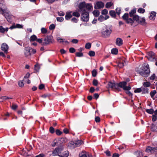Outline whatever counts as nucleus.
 Wrapping results in <instances>:
<instances>
[{
	"label": "nucleus",
	"instance_id": "nucleus-35",
	"mask_svg": "<svg viewBox=\"0 0 157 157\" xmlns=\"http://www.w3.org/2000/svg\"><path fill=\"white\" fill-rule=\"evenodd\" d=\"M145 9L142 8H139L137 11L139 13L142 14L144 13H145Z\"/></svg>",
	"mask_w": 157,
	"mask_h": 157
},
{
	"label": "nucleus",
	"instance_id": "nucleus-7",
	"mask_svg": "<svg viewBox=\"0 0 157 157\" xmlns=\"http://www.w3.org/2000/svg\"><path fill=\"white\" fill-rule=\"evenodd\" d=\"M122 18L127 23L130 24L131 25L133 24V20L131 18H128V13H125L122 16Z\"/></svg>",
	"mask_w": 157,
	"mask_h": 157
},
{
	"label": "nucleus",
	"instance_id": "nucleus-62",
	"mask_svg": "<svg viewBox=\"0 0 157 157\" xmlns=\"http://www.w3.org/2000/svg\"><path fill=\"white\" fill-rule=\"evenodd\" d=\"M157 119V116L156 115H153L152 116V120L153 121H155Z\"/></svg>",
	"mask_w": 157,
	"mask_h": 157
},
{
	"label": "nucleus",
	"instance_id": "nucleus-31",
	"mask_svg": "<svg viewBox=\"0 0 157 157\" xmlns=\"http://www.w3.org/2000/svg\"><path fill=\"white\" fill-rule=\"evenodd\" d=\"M151 129L153 131L157 132V124L156 125L153 124H152Z\"/></svg>",
	"mask_w": 157,
	"mask_h": 157
},
{
	"label": "nucleus",
	"instance_id": "nucleus-42",
	"mask_svg": "<svg viewBox=\"0 0 157 157\" xmlns=\"http://www.w3.org/2000/svg\"><path fill=\"white\" fill-rule=\"evenodd\" d=\"M156 93V91L155 90H154L151 91L150 93L151 96V98H153L154 95Z\"/></svg>",
	"mask_w": 157,
	"mask_h": 157
},
{
	"label": "nucleus",
	"instance_id": "nucleus-41",
	"mask_svg": "<svg viewBox=\"0 0 157 157\" xmlns=\"http://www.w3.org/2000/svg\"><path fill=\"white\" fill-rule=\"evenodd\" d=\"M146 111L148 113H149L150 114H152L153 113L154 111L153 109H146Z\"/></svg>",
	"mask_w": 157,
	"mask_h": 157
},
{
	"label": "nucleus",
	"instance_id": "nucleus-63",
	"mask_svg": "<svg viewBox=\"0 0 157 157\" xmlns=\"http://www.w3.org/2000/svg\"><path fill=\"white\" fill-rule=\"evenodd\" d=\"M30 76V74L29 73H27L24 76V78H28Z\"/></svg>",
	"mask_w": 157,
	"mask_h": 157
},
{
	"label": "nucleus",
	"instance_id": "nucleus-27",
	"mask_svg": "<svg viewBox=\"0 0 157 157\" xmlns=\"http://www.w3.org/2000/svg\"><path fill=\"white\" fill-rule=\"evenodd\" d=\"M135 155L136 157H142L143 155L142 152L137 151L135 153Z\"/></svg>",
	"mask_w": 157,
	"mask_h": 157
},
{
	"label": "nucleus",
	"instance_id": "nucleus-8",
	"mask_svg": "<svg viewBox=\"0 0 157 157\" xmlns=\"http://www.w3.org/2000/svg\"><path fill=\"white\" fill-rule=\"evenodd\" d=\"M53 39L52 36H48L45 37L42 42V45H45L49 44L50 43H52Z\"/></svg>",
	"mask_w": 157,
	"mask_h": 157
},
{
	"label": "nucleus",
	"instance_id": "nucleus-30",
	"mask_svg": "<svg viewBox=\"0 0 157 157\" xmlns=\"http://www.w3.org/2000/svg\"><path fill=\"white\" fill-rule=\"evenodd\" d=\"M37 37L36 36L34 35L32 36L30 38V41H33L35 40H36Z\"/></svg>",
	"mask_w": 157,
	"mask_h": 157
},
{
	"label": "nucleus",
	"instance_id": "nucleus-14",
	"mask_svg": "<svg viewBox=\"0 0 157 157\" xmlns=\"http://www.w3.org/2000/svg\"><path fill=\"white\" fill-rule=\"evenodd\" d=\"M31 48L30 47H25V48L24 54L25 57H27L31 55Z\"/></svg>",
	"mask_w": 157,
	"mask_h": 157
},
{
	"label": "nucleus",
	"instance_id": "nucleus-4",
	"mask_svg": "<svg viewBox=\"0 0 157 157\" xmlns=\"http://www.w3.org/2000/svg\"><path fill=\"white\" fill-rule=\"evenodd\" d=\"M134 21L142 25L145 26L147 24L145 18L144 17H140L138 15H136L133 17V23Z\"/></svg>",
	"mask_w": 157,
	"mask_h": 157
},
{
	"label": "nucleus",
	"instance_id": "nucleus-21",
	"mask_svg": "<svg viewBox=\"0 0 157 157\" xmlns=\"http://www.w3.org/2000/svg\"><path fill=\"white\" fill-rule=\"evenodd\" d=\"M156 15V13L154 11H152L150 14L149 19L152 20L155 19Z\"/></svg>",
	"mask_w": 157,
	"mask_h": 157
},
{
	"label": "nucleus",
	"instance_id": "nucleus-36",
	"mask_svg": "<svg viewBox=\"0 0 157 157\" xmlns=\"http://www.w3.org/2000/svg\"><path fill=\"white\" fill-rule=\"evenodd\" d=\"M118 52L117 49L116 48L112 49L111 51V53L113 54H117Z\"/></svg>",
	"mask_w": 157,
	"mask_h": 157
},
{
	"label": "nucleus",
	"instance_id": "nucleus-33",
	"mask_svg": "<svg viewBox=\"0 0 157 157\" xmlns=\"http://www.w3.org/2000/svg\"><path fill=\"white\" fill-rule=\"evenodd\" d=\"M109 13L111 16L113 17H115L116 16L115 11L113 10L110 11Z\"/></svg>",
	"mask_w": 157,
	"mask_h": 157
},
{
	"label": "nucleus",
	"instance_id": "nucleus-5",
	"mask_svg": "<svg viewBox=\"0 0 157 157\" xmlns=\"http://www.w3.org/2000/svg\"><path fill=\"white\" fill-rule=\"evenodd\" d=\"M81 19L82 21L87 22L88 21L89 19V14L87 11H81Z\"/></svg>",
	"mask_w": 157,
	"mask_h": 157
},
{
	"label": "nucleus",
	"instance_id": "nucleus-28",
	"mask_svg": "<svg viewBox=\"0 0 157 157\" xmlns=\"http://www.w3.org/2000/svg\"><path fill=\"white\" fill-rule=\"evenodd\" d=\"M8 28H4L2 26H0V32L3 33L5 32H7L8 31Z\"/></svg>",
	"mask_w": 157,
	"mask_h": 157
},
{
	"label": "nucleus",
	"instance_id": "nucleus-29",
	"mask_svg": "<svg viewBox=\"0 0 157 157\" xmlns=\"http://www.w3.org/2000/svg\"><path fill=\"white\" fill-rule=\"evenodd\" d=\"M93 13L95 17H98L100 14L99 11L97 10H95L93 11Z\"/></svg>",
	"mask_w": 157,
	"mask_h": 157
},
{
	"label": "nucleus",
	"instance_id": "nucleus-47",
	"mask_svg": "<svg viewBox=\"0 0 157 157\" xmlns=\"http://www.w3.org/2000/svg\"><path fill=\"white\" fill-rule=\"evenodd\" d=\"M76 56L77 57H82L83 56V54L82 52H78L76 53Z\"/></svg>",
	"mask_w": 157,
	"mask_h": 157
},
{
	"label": "nucleus",
	"instance_id": "nucleus-23",
	"mask_svg": "<svg viewBox=\"0 0 157 157\" xmlns=\"http://www.w3.org/2000/svg\"><path fill=\"white\" fill-rule=\"evenodd\" d=\"M123 44V41L122 39L120 38H118L116 40V44L117 45L120 46Z\"/></svg>",
	"mask_w": 157,
	"mask_h": 157
},
{
	"label": "nucleus",
	"instance_id": "nucleus-60",
	"mask_svg": "<svg viewBox=\"0 0 157 157\" xmlns=\"http://www.w3.org/2000/svg\"><path fill=\"white\" fill-rule=\"evenodd\" d=\"M49 131H50V132H51V133H53L55 132V129H54V128L53 127H50V128Z\"/></svg>",
	"mask_w": 157,
	"mask_h": 157
},
{
	"label": "nucleus",
	"instance_id": "nucleus-40",
	"mask_svg": "<svg viewBox=\"0 0 157 157\" xmlns=\"http://www.w3.org/2000/svg\"><path fill=\"white\" fill-rule=\"evenodd\" d=\"M91 44L90 43H87L85 45V48L86 49H90L91 47Z\"/></svg>",
	"mask_w": 157,
	"mask_h": 157
},
{
	"label": "nucleus",
	"instance_id": "nucleus-18",
	"mask_svg": "<svg viewBox=\"0 0 157 157\" xmlns=\"http://www.w3.org/2000/svg\"><path fill=\"white\" fill-rule=\"evenodd\" d=\"M105 8H113V3L111 2H107L105 5Z\"/></svg>",
	"mask_w": 157,
	"mask_h": 157
},
{
	"label": "nucleus",
	"instance_id": "nucleus-45",
	"mask_svg": "<svg viewBox=\"0 0 157 157\" xmlns=\"http://www.w3.org/2000/svg\"><path fill=\"white\" fill-rule=\"evenodd\" d=\"M41 30V33L44 34L46 33L47 32V29L44 28H42Z\"/></svg>",
	"mask_w": 157,
	"mask_h": 157
},
{
	"label": "nucleus",
	"instance_id": "nucleus-51",
	"mask_svg": "<svg viewBox=\"0 0 157 157\" xmlns=\"http://www.w3.org/2000/svg\"><path fill=\"white\" fill-rule=\"evenodd\" d=\"M58 14L59 16H64L65 13H64L62 11H60L58 12Z\"/></svg>",
	"mask_w": 157,
	"mask_h": 157
},
{
	"label": "nucleus",
	"instance_id": "nucleus-13",
	"mask_svg": "<svg viewBox=\"0 0 157 157\" xmlns=\"http://www.w3.org/2000/svg\"><path fill=\"white\" fill-rule=\"evenodd\" d=\"M2 1V3H0V4L1 5V10L3 13H6L7 11V7L5 4L3 0Z\"/></svg>",
	"mask_w": 157,
	"mask_h": 157
},
{
	"label": "nucleus",
	"instance_id": "nucleus-56",
	"mask_svg": "<svg viewBox=\"0 0 157 157\" xmlns=\"http://www.w3.org/2000/svg\"><path fill=\"white\" fill-rule=\"evenodd\" d=\"M18 85L20 87H22L24 85V83L22 81H20L18 82Z\"/></svg>",
	"mask_w": 157,
	"mask_h": 157
},
{
	"label": "nucleus",
	"instance_id": "nucleus-59",
	"mask_svg": "<svg viewBox=\"0 0 157 157\" xmlns=\"http://www.w3.org/2000/svg\"><path fill=\"white\" fill-rule=\"evenodd\" d=\"M95 121L96 122H99L100 121V118L98 117H96L95 118Z\"/></svg>",
	"mask_w": 157,
	"mask_h": 157
},
{
	"label": "nucleus",
	"instance_id": "nucleus-2",
	"mask_svg": "<svg viewBox=\"0 0 157 157\" xmlns=\"http://www.w3.org/2000/svg\"><path fill=\"white\" fill-rule=\"evenodd\" d=\"M78 11L81 12V11H86V8L89 11H91L93 8V6L92 4L86 3L83 2L79 4L78 6Z\"/></svg>",
	"mask_w": 157,
	"mask_h": 157
},
{
	"label": "nucleus",
	"instance_id": "nucleus-43",
	"mask_svg": "<svg viewBox=\"0 0 157 157\" xmlns=\"http://www.w3.org/2000/svg\"><path fill=\"white\" fill-rule=\"evenodd\" d=\"M88 54L90 56H94L95 55V53L93 51H90L89 52Z\"/></svg>",
	"mask_w": 157,
	"mask_h": 157
},
{
	"label": "nucleus",
	"instance_id": "nucleus-53",
	"mask_svg": "<svg viewBox=\"0 0 157 157\" xmlns=\"http://www.w3.org/2000/svg\"><path fill=\"white\" fill-rule=\"evenodd\" d=\"M93 84L95 86H97L98 84V81L97 80L94 79L93 82Z\"/></svg>",
	"mask_w": 157,
	"mask_h": 157
},
{
	"label": "nucleus",
	"instance_id": "nucleus-22",
	"mask_svg": "<svg viewBox=\"0 0 157 157\" xmlns=\"http://www.w3.org/2000/svg\"><path fill=\"white\" fill-rule=\"evenodd\" d=\"M23 27V26L19 24H17L16 25H13L11 26L10 29H12L14 28H21Z\"/></svg>",
	"mask_w": 157,
	"mask_h": 157
},
{
	"label": "nucleus",
	"instance_id": "nucleus-24",
	"mask_svg": "<svg viewBox=\"0 0 157 157\" xmlns=\"http://www.w3.org/2000/svg\"><path fill=\"white\" fill-rule=\"evenodd\" d=\"M71 12H67L65 16V18L67 20H68L71 18L72 17L71 15Z\"/></svg>",
	"mask_w": 157,
	"mask_h": 157
},
{
	"label": "nucleus",
	"instance_id": "nucleus-34",
	"mask_svg": "<svg viewBox=\"0 0 157 157\" xmlns=\"http://www.w3.org/2000/svg\"><path fill=\"white\" fill-rule=\"evenodd\" d=\"M72 15L77 17H78L80 16V14L78 12L75 11L72 13Z\"/></svg>",
	"mask_w": 157,
	"mask_h": 157
},
{
	"label": "nucleus",
	"instance_id": "nucleus-57",
	"mask_svg": "<svg viewBox=\"0 0 157 157\" xmlns=\"http://www.w3.org/2000/svg\"><path fill=\"white\" fill-rule=\"evenodd\" d=\"M56 134L58 135H60L62 133V132L59 130L57 129L56 131Z\"/></svg>",
	"mask_w": 157,
	"mask_h": 157
},
{
	"label": "nucleus",
	"instance_id": "nucleus-55",
	"mask_svg": "<svg viewBox=\"0 0 157 157\" xmlns=\"http://www.w3.org/2000/svg\"><path fill=\"white\" fill-rule=\"evenodd\" d=\"M117 14L119 15L121 13V9L120 8H117L116 9Z\"/></svg>",
	"mask_w": 157,
	"mask_h": 157
},
{
	"label": "nucleus",
	"instance_id": "nucleus-50",
	"mask_svg": "<svg viewBox=\"0 0 157 157\" xmlns=\"http://www.w3.org/2000/svg\"><path fill=\"white\" fill-rule=\"evenodd\" d=\"M18 107V106L17 105H15V104H13L12 106H11V108L14 110L16 109Z\"/></svg>",
	"mask_w": 157,
	"mask_h": 157
},
{
	"label": "nucleus",
	"instance_id": "nucleus-12",
	"mask_svg": "<svg viewBox=\"0 0 157 157\" xmlns=\"http://www.w3.org/2000/svg\"><path fill=\"white\" fill-rule=\"evenodd\" d=\"M8 48V46L6 44L3 43L2 44L1 46V49L5 53H7Z\"/></svg>",
	"mask_w": 157,
	"mask_h": 157
},
{
	"label": "nucleus",
	"instance_id": "nucleus-25",
	"mask_svg": "<svg viewBox=\"0 0 157 157\" xmlns=\"http://www.w3.org/2000/svg\"><path fill=\"white\" fill-rule=\"evenodd\" d=\"M60 153L59 148H56L52 152V154L53 156L56 155Z\"/></svg>",
	"mask_w": 157,
	"mask_h": 157
},
{
	"label": "nucleus",
	"instance_id": "nucleus-48",
	"mask_svg": "<svg viewBox=\"0 0 157 157\" xmlns=\"http://www.w3.org/2000/svg\"><path fill=\"white\" fill-rule=\"evenodd\" d=\"M98 21L100 22L104 20V17L102 15L100 16L98 18Z\"/></svg>",
	"mask_w": 157,
	"mask_h": 157
},
{
	"label": "nucleus",
	"instance_id": "nucleus-17",
	"mask_svg": "<svg viewBox=\"0 0 157 157\" xmlns=\"http://www.w3.org/2000/svg\"><path fill=\"white\" fill-rule=\"evenodd\" d=\"M157 150V147H147L146 149V151L147 152H154Z\"/></svg>",
	"mask_w": 157,
	"mask_h": 157
},
{
	"label": "nucleus",
	"instance_id": "nucleus-10",
	"mask_svg": "<svg viewBox=\"0 0 157 157\" xmlns=\"http://www.w3.org/2000/svg\"><path fill=\"white\" fill-rule=\"evenodd\" d=\"M127 83L125 82H120L118 85V90H119V87L122 88L124 90H129L131 89L130 86H126Z\"/></svg>",
	"mask_w": 157,
	"mask_h": 157
},
{
	"label": "nucleus",
	"instance_id": "nucleus-44",
	"mask_svg": "<svg viewBox=\"0 0 157 157\" xmlns=\"http://www.w3.org/2000/svg\"><path fill=\"white\" fill-rule=\"evenodd\" d=\"M56 19L58 21L61 22L63 21L64 18L63 17H58L56 18Z\"/></svg>",
	"mask_w": 157,
	"mask_h": 157
},
{
	"label": "nucleus",
	"instance_id": "nucleus-64",
	"mask_svg": "<svg viewBox=\"0 0 157 157\" xmlns=\"http://www.w3.org/2000/svg\"><path fill=\"white\" fill-rule=\"evenodd\" d=\"M71 42L74 44H77L78 43V40L76 39H73L72 40Z\"/></svg>",
	"mask_w": 157,
	"mask_h": 157
},
{
	"label": "nucleus",
	"instance_id": "nucleus-9",
	"mask_svg": "<svg viewBox=\"0 0 157 157\" xmlns=\"http://www.w3.org/2000/svg\"><path fill=\"white\" fill-rule=\"evenodd\" d=\"M105 4L103 2L101 1H97L94 5V8L96 10H99L103 8Z\"/></svg>",
	"mask_w": 157,
	"mask_h": 157
},
{
	"label": "nucleus",
	"instance_id": "nucleus-15",
	"mask_svg": "<svg viewBox=\"0 0 157 157\" xmlns=\"http://www.w3.org/2000/svg\"><path fill=\"white\" fill-rule=\"evenodd\" d=\"M72 144L75 147H78L80 146L81 144H83V142L82 140H78L76 141H75L74 142H73Z\"/></svg>",
	"mask_w": 157,
	"mask_h": 157
},
{
	"label": "nucleus",
	"instance_id": "nucleus-32",
	"mask_svg": "<svg viewBox=\"0 0 157 157\" xmlns=\"http://www.w3.org/2000/svg\"><path fill=\"white\" fill-rule=\"evenodd\" d=\"M69 155V153L67 151H65L62 153L60 156L62 157H67Z\"/></svg>",
	"mask_w": 157,
	"mask_h": 157
},
{
	"label": "nucleus",
	"instance_id": "nucleus-58",
	"mask_svg": "<svg viewBox=\"0 0 157 157\" xmlns=\"http://www.w3.org/2000/svg\"><path fill=\"white\" fill-rule=\"evenodd\" d=\"M142 90L140 88H137L134 90L135 93H140L141 92Z\"/></svg>",
	"mask_w": 157,
	"mask_h": 157
},
{
	"label": "nucleus",
	"instance_id": "nucleus-49",
	"mask_svg": "<svg viewBox=\"0 0 157 157\" xmlns=\"http://www.w3.org/2000/svg\"><path fill=\"white\" fill-rule=\"evenodd\" d=\"M55 25L54 24H52L50 25L49 29L50 30H53L55 28Z\"/></svg>",
	"mask_w": 157,
	"mask_h": 157
},
{
	"label": "nucleus",
	"instance_id": "nucleus-6",
	"mask_svg": "<svg viewBox=\"0 0 157 157\" xmlns=\"http://www.w3.org/2000/svg\"><path fill=\"white\" fill-rule=\"evenodd\" d=\"M111 32V30L109 27L106 26L103 27L101 32L102 36L104 37L109 36Z\"/></svg>",
	"mask_w": 157,
	"mask_h": 157
},
{
	"label": "nucleus",
	"instance_id": "nucleus-16",
	"mask_svg": "<svg viewBox=\"0 0 157 157\" xmlns=\"http://www.w3.org/2000/svg\"><path fill=\"white\" fill-rule=\"evenodd\" d=\"M155 54L152 52L148 53V56H149L148 59L151 61H153L155 58Z\"/></svg>",
	"mask_w": 157,
	"mask_h": 157
},
{
	"label": "nucleus",
	"instance_id": "nucleus-3",
	"mask_svg": "<svg viewBox=\"0 0 157 157\" xmlns=\"http://www.w3.org/2000/svg\"><path fill=\"white\" fill-rule=\"evenodd\" d=\"M134 21L142 25L145 26L147 24L145 18L144 17H140L138 15H136L133 17V23Z\"/></svg>",
	"mask_w": 157,
	"mask_h": 157
},
{
	"label": "nucleus",
	"instance_id": "nucleus-26",
	"mask_svg": "<svg viewBox=\"0 0 157 157\" xmlns=\"http://www.w3.org/2000/svg\"><path fill=\"white\" fill-rule=\"evenodd\" d=\"M63 139H64L63 138H60L59 139H58V140L55 139L54 140V143L52 144V146L53 147L55 146L56 145L57 143L58 142V141H62L63 140Z\"/></svg>",
	"mask_w": 157,
	"mask_h": 157
},
{
	"label": "nucleus",
	"instance_id": "nucleus-54",
	"mask_svg": "<svg viewBox=\"0 0 157 157\" xmlns=\"http://www.w3.org/2000/svg\"><path fill=\"white\" fill-rule=\"evenodd\" d=\"M92 75L93 77H95L97 75V71L95 70H93L92 72Z\"/></svg>",
	"mask_w": 157,
	"mask_h": 157
},
{
	"label": "nucleus",
	"instance_id": "nucleus-52",
	"mask_svg": "<svg viewBox=\"0 0 157 157\" xmlns=\"http://www.w3.org/2000/svg\"><path fill=\"white\" fill-rule=\"evenodd\" d=\"M75 49L73 48H71L69 49V52L71 53H73L75 52Z\"/></svg>",
	"mask_w": 157,
	"mask_h": 157
},
{
	"label": "nucleus",
	"instance_id": "nucleus-1",
	"mask_svg": "<svg viewBox=\"0 0 157 157\" xmlns=\"http://www.w3.org/2000/svg\"><path fill=\"white\" fill-rule=\"evenodd\" d=\"M136 71L142 76L146 77L148 76L150 73L149 65L146 63H144L141 67L136 70Z\"/></svg>",
	"mask_w": 157,
	"mask_h": 157
},
{
	"label": "nucleus",
	"instance_id": "nucleus-11",
	"mask_svg": "<svg viewBox=\"0 0 157 157\" xmlns=\"http://www.w3.org/2000/svg\"><path fill=\"white\" fill-rule=\"evenodd\" d=\"M108 86L109 88H111L113 90H118V83H116L114 82H110L108 83Z\"/></svg>",
	"mask_w": 157,
	"mask_h": 157
},
{
	"label": "nucleus",
	"instance_id": "nucleus-46",
	"mask_svg": "<svg viewBox=\"0 0 157 157\" xmlns=\"http://www.w3.org/2000/svg\"><path fill=\"white\" fill-rule=\"evenodd\" d=\"M71 21L72 22H74L75 23H77L78 22V20L75 17H73L72 18Z\"/></svg>",
	"mask_w": 157,
	"mask_h": 157
},
{
	"label": "nucleus",
	"instance_id": "nucleus-61",
	"mask_svg": "<svg viewBox=\"0 0 157 157\" xmlns=\"http://www.w3.org/2000/svg\"><path fill=\"white\" fill-rule=\"evenodd\" d=\"M40 69V67L38 65H37L35 66V69L36 71H38Z\"/></svg>",
	"mask_w": 157,
	"mask_h": 157
},
{
	"label": "nucleus",
	"instance_id": "nucleus-38",
	"mask_svg": "<svg viewBox=\"0 0 157 157\" xmlns=\"http://www.w3.org/2000/svg\"><path fill=\"white\" fill-rule=\"evenodd\" d=\"M143 85L145 87H147L150 86L151 84L149 82H144Z\"/></svg>",
	"mask_w": 157,
	"mask_h": 157
},
{
	"label": "nucleus",
	"instance_id": "nucleus-20",
	"mask_svg": "<svg viewBox=\"0 0 157 157\" xmlns=\"http://www.w3.org/2000/svg\"><path fill=\"white\" fill-rule=\"evenodd\" d=\"M126 64V62L125 60H121L119 63L118 66L120 68H122Z\"/></svg>",
	"mask_w": 157,
	"mask_h": 157
},
{
	"label": "nucleus",
	"instance_id": "nucleus-19",
	"mask_svg": "<svg viewBox=\"0 0 157 157\" xmlns=\"http://www.w3.org/2000/svg\"><path fill=\"white\" fill-rule=\"evenodd\" d=\"M136 13V9H133L130 12H129V15L131 17H132V20H133V17L135 16L138 15L136 14H135V13Z\"/></svg>",
	"mask_w": 157,
	"mask_h": 157
},
{
	"label": "nucleus",
	"instance_id": "nucleus-39",
	"mask_svg": "<svg viewBox=\"0 0 157 157\" xmlns=\"http://www.w3.org/2000/svg\"><path fill=\"white\" fill-rule=\"evenodd\" d=\"M101 13L103 15H106L108 13V11L106 9H104L101 11Z\"/></svg>",
	"mask_w": 157,
	"mask_h": 157
},
{
	"label": "nucleus",
	"instance_id": "nucleus-37",
	"mask_svg": "<svg viewBox=\"0 0 157 157\" xmlns=\"http://www.w3.org/2000/svg\"><path fill=\"white\" fill-rule=\"evenodd\" d=\"M79 157H87L86 152H82L79 155Z\"/></svg>",
	"mask_w": 157,
	"mask_h": 157
}]
</instances>
